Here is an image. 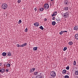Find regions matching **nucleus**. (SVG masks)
<instances>
[{"label":"nucleus","mask_w":78,"mask_h":78,"mask_svg":"<svg viewBox=\"0 0 78 78\" xmlns=\"http://www.w3.org/2000/svg\"><path fill=\"white\" fill-rule=\"evenodd\" d=\"M8 8V5L6 4H3L2 5V8L3 9H6Z\"/></svg>","instance_id":"1"},{"label":"nucleus","mask_w":78,"mask_h":78,"mask_svg":"<svg viewBox=\"0 0 78 78\" xmlns=\"http://www.w3.org/2000/svg\"><path fill=\"white\" fill-rule=\"evenodd\" d=\"M50 75L52 77H55L56 76V73L55 71H52L50 73Z\"/></svg>","instance_id":"2"},{"label":"nucleus","mask_w":78,"mask_h":78,"mask_svg":"<svg viewBox=\"0 0 78 78\" xmlns=\"http://www.w3.org/2000/svg\"><path fill=\"white\" fill-rule=\"evenodd\" d=\"M49 8V6L48 5V4H45L44 5V8L45 9H48Z\"/></svg>","instance_id":"3"},{"label":"nucleus","mask_w":78,"mask_h":78,"mask_svg":"<svg viewBox=\"0 0 78 78\" xmlns=\"http://www.w3.org/2000/svg\"><path fill=\"white\" fill-rule=\"evenodd\" d=\"M70 14H69V13H68V12H66L65 13H64L63 14L64 16V17H65V18H67V17H69V15Z\"/></svg>","instance_id":"4"},{"label":"nucleus","mask_w":78,"mask_h":78,"mask_svg":"<svg viewBox=\"0 0 78 78\" xmlns=\"http://www.w3.org/2000/svg\"><path fill=\"white\" fill-rule=\"evenodd\" d=\"M42 74L40 73V75L37 76L36 78H42V76H41Z\"/></svg>","instance_id":"5"},{"label":"nucleus","mask_w":78,"mask_h":78,"mask_svg":"<svg viewBox=\"0 0 78 78\" xmlns=\"http://www.w3.org/2000/svg\"><path fill=\"white\" fill-rule=\"evenodd\" d=\"M57 14V12H54L53 14H52L51 16L52 17H53L54 16H56Z\"/></svg>","instance_id":"6"},{"label":"nucleus","mask_w":78,"mask_h":78,"mask_svg":"<svg viewBox=\"0 0 78 78\" xmlns=\"http://www.w3.org/2000/svg\"><path fill=\"white\" fill-rule=\"evenodd\" d=\"M34 25L36 27H38V26L39 25V24L37 22L35 23L34 24Z\"/></svg>","instance_id":"7"},{"label":"nucleus","mask_w":78,"mask_h":78,"mask_svg":"<svg viewBox=\"0 0 78 78\" xmlns=\"http://www.w3.org/2000/svg\"><path fill=\"white\" fill-rule=\"evenodd\" d=\"M1 73H4V72H5V69L3 68L1 69Z\"/></svg>","instance_id":"8"},{"label":"nucleus","mask_w":78,"mask_h":78,"mask_svg":"<svg viewBox=\"0 0 78 78\" xmlns=\"http://www.w3.org/2000/svg\"><path fill=\"white\" fill-rule=\"evenodd\" d=\"M75 37L76 39L78 40V34H75Z\"/></svg>","instance_id":"9"},{"label":"nucleus","mask_w":78,"mask_h":78,"mask_svg":"<svg viewBox=\"0 0 78 78\" xmlns=\"http://www.w3.org/2000/svg\"><path fill=\"white\" fill-rule=\"evenodd\" d=\"M74 30H77V31H78V26H75L74 28Z\"/></svg>","instance_id":"10"},{"label":"nucleus","mask_w":78,"mask_h":78,"mask_svg":"<svg viewBox=\"0 0 78 78\" xmlns=\"http://www.w3.org/2000/svg\"><path fill=\"white\" fill-rule=\"evenodd\" d=\"M66 70L64 69L62 71L63 74H66Z\"/></svg>","instance_id":"11"},{"label":"nucleus","mask_w":78,"mask_h":78,"mask_svg":"<svg viewBox=\"0 0 78 78\" xmlns=\"http://www.w3.org/2000/svg\"><path fill=\"white\" fill-rule=\"evenodd\" d=\"M27 45V43H25L21 45V47H25V46H26Z\"/></svg>","instance_id":"12"},{"label":"nucleus","mask_w":78,"mask_h":78,"mask_svg":"<svg viewBox=\"0 0 78 78\" xmlns=\"http://www.w3.org/2000/svg\"><path fill=\"white\" fill-rule=\"evenodd\" d=\"M2 56H6V52H3L2 53Z\"/></svg>","instance_id":"13"},{"label":"nucleus","mask_w":78,"mask_h":78,"mask_svg":"<svg viewBox=\"0 0 78 78\" xmlns=\"http://www.w3.org/2000/svg\"><path fill=\"white\" fill-rule=\"evenodd\" d=\"M52 25H56V22L55 21H53L52 22Z\"/></svg>","instance_id":"14"},{"label":"nucleus","mask_w":78,"mask_h":78,"mask_svg":"<svg viewBox=\"0 0 78 78\" xmlns=\"http://www.w3.org/2000/svg\"><path fill=\"white\" fill-rule=\"evenodd\" d=\"M37 47H35L34 48V51H36L37 50Z\"/></svg>","instance_id":"15"},{"label":"nucleus","mask_w":78,"mask_h":78,"mask_svg":"<svg viewBox=\"0 0 78 78\" xmlns=\"http://www.w3.org/2000/svg\"><path fill=\"white\" fill-rule=\"evenodd\" d=\"M75 74L76 75H78V71H75Z\"/></svg>","instance_id":"16"},{"label":"nucleus","mask_w":78,"mask_h":78,"mask_svg":"<svg viewBox=\"0 0 78 78\" xmlns=\"http://www.w3.org/2000/svg\"><path fill=\"white\" fill-rule=\"evenodd\" d=\"M69 45H72V44H73V43L72 41L69 42Z\"/></svg>","instance_id":"17"},{"label":"nucleus","mask_w":78,"mask_h":78,"mask_svg":"<svg viewBox=\"0 0 78 78\" xmlns=\"http://www.w3.org/2000/svg\"><path fill=\"white\" fill-rule=\"evenodd\" d=\"M68 9H69V8H68V7H66L65 8V11H67Z\"/></svg>","instance_id":"18"},{"label":"nucleus","mask_w":78,"mask_h":78,"mask_svg":"<svg viewBox=\"0 0 78 78\" xmlns=\"http://www.w3.org/2000/svg\"><path fill=\"white\" fill-rule=\"evenodd\" d=\"M8 55L9 56H11V53L9 52L8 53Z\"/></svg>","instance_id":"19"},{"label":"nucleus","mask_w":78,"mask_h":78,"mask_svg":"<svg viewBox=\"0 0 78 78\" xmlns=\"http://www.w3.org/2000/svg\"><path fill=\"white\" fill-rule=\"evenodd\" d=\"M17 46L18 47H21V45H20V44H17Z\"/></svg>","instance_id":"20"},{"label":"nucleus","mask_w":78,"mask_h":78,"mask_svg":"<svg viewBox=\"0 0 78 78\" xmlns=\"http://www.w3.org/2000/svg\"><path fill=\"white\" fill-rule=\"evenodd\" d=\"M73 64L74 66H76V61H74V63H73Z\"/></svg>","instance_id":"21"},{"label":"nucleus","mask_w":78,"mask_h":78,"mask_svg":"<svg viewBox=\"0 0 78 78\" xmlns=\"http://www.w3.org/2000/svg\"><path fill=\"white\" fill-rule=\"evenodd\" d=\"M41 30H44V28L43 27H42V26H41L40 27H39Z\"/></svg>","instance_id":"22"},{"label":"nucleus","mask_w":78,"mask_h":78,"mask_svg":"<svg viewBox=\"0 0 78 78\" xmlns=\"http://www.w3.org/2000/svg\"><path fill=\"white\" fill-rule=\"evenodd\" d=\"M34 72V71L33 70V69H30V73H31L32 72Z\"/></svg>","instance_id":"23"},{"label":"nucleus","mask_w":78,"mask_h":78,"mask_svg":"<svg viewBox=\"0 0 78 78\" xmlns=\"http://www.w3.org/2000/svg\"><path fill=\"white\" fill-rule=\"evenodd\" d=\"M66 50H67V47H64V49H63V51H66Z\"/></svg>","instance_id":"24"},{"label":"nucleus","mask_w":78,"mask_h":78,"mask_svg":"<svg viewBox=\"0 0 78 78\" xmlns=\"http://www.w3.org/2000/svg\"><path fill=\"white\" fill-rule=\"evenodd\" d=\"M68 2L67 1H65V5H67Z\"/></svg>","instance_id":"25"},{"label":"nucleus","mask_w":78,"mask_h":78,"mask_svg":"<svg viewBox=\"0 0 78 78\" xmlns=\"http://www.w3.org/2000/svg\"><path fill=\"white\" fill-rule=\"evenodd\" d=\"M40 10L41 11H43V10H44V8H40Z\"/></svg>","instance_id":"26"},{"label":"nucleus","mask_w":78,"mask_h":78,"mask_svg":"<svg viewBox=\"0 0 78 78\" xmlns=\"http://www.w3.org/2000/svg\"><path fill=\"white\" fill-rule=\"evenodd\" d=\"M65 78H69V76H68L67 75H66V76H65Z\"/></svg>","instance_id":"27"},{"label":"nucleus","mask_w":78,"mask_h":78,"mask_svg":"<svg viewBox=\"0 0 78 78\" xmlns=\"http://www.w3.org/2000/svg\"><path fill=\"white\" fill-rule=\"evenodd\" d=\"M25 32H26L27 33L28 31V29L27 28H26V29L25 30Z\"/></svg>","instance_id":"28"},{"label":"nucleus","mask_w":78,"mask_h":78,"mask_svg":"<svg viewBox=\"0 0 78 78\" xmlns=\"http://www.w3.org/2000/svg\"><path fill=\"white\" fill-rule=\"evenodd\" d=\"M63 33H64V32L61 31V32H60L59 33V34H60V35H61Z\"/></svg>","instance_id":"29"},{"label":"nucleus","mask_w":78,"mask_h":78,"mask_svg":"<svg viewBox=\"0 0 78 78\" xmlns=\"http://www.w3.org/2000/svg\"><path fill=\"white\" fill-rule=\"evenodd\" d=\"M21 2V0H18V3H20Z\"/></svg>","instance_id":"30"},{"label":"nucleus","mask_w":78,"mask_h":78,"mask_svg":"<svg viewBox=\"0 0 78 78\" xmlns=\"http://www.w3.org/2000/svg\"><path fill=\"white\" fill-rule=\"evenodd\" d=\"M7 66L8 67H9V66H10V64H7Z\"/></svg>","instance_id":"31"},{"label":"nucleus","mask_w":78,"mask_h":78,"mask_svg":"<svg viewBox=\"0 0 78 78\" xmlns=\"http://www.w3.org/2000/svg\"><path fill=\"white\" fill-rule=\"evenodd\" d=\"M66 69L67 70H69V66H67L66 67Z\"/></svg>","instance_id":"32"},{"label":"nucleus","mask_w":78,"mask_h":78,"mask_svg":"<svg viewBox=\"0 0 78 78\" xmlns=\"http://www.w3.org/2000/svg\"><path fill=\"white\" fill-rule=\"evenodd\" d=\"M55 17H53L52 18V20H55Z\"/></svg>","instance_id":"33"},{"label":"nucleus","mask_w":78,"mask_h":78,"mask_svg":"<svg viewBox=\"0 0 78 78\" xmlns=\"http://www.w3.org/2000/svg\"><path fill=\"white\" fill-rule=\"evenodd\" d=\"M19 23H22V21L21 20H19Z\"/></svg>","instance_id":"34"},{"label":"nucleus","mask_w":78,"mask_h":78,"mask_svg":"<svg viewBox=\"0 0 78 78\" xmlns=\"http://www.w3.org/2000/svg\"><path fill=\"white\" fill-rule=\"evenodd\" d=\"M32 70H33V71H34V70H35V69H36L35 68H32Z\"/></svg>","instance_id":"35"},{"label":"nucleus","mask_w":78,"mask_h":78,"mask_svg":"<svg viewBox=\"0 0 78 78\" xmlns=\"http://www.w3.org/2000/svg\"><path fill=\"white\" fill-rule=\"evenodd\" d=\"M37 73H38V72H36L34 73V74H35V75H36V74H37Z\"/></svg>","instance_id":"36"},{"label":"nucleus","mask_w":78,"mask_h":78,"mask_svg":"<svg viewBox=\"0 0 78 78\" xmlns=\"http://www.w3.org/2000/svg\"><path fill=\"white\" fill-rule=\"evenodd\" d=\"M9 70V69H6L5 70L6 72H8V71Z\"/></svg>","instance_id":"37"},{"label":"nucleus","mask_w":78,"mask_h":78,"mask_svg":"<svg viewBox=\"0 0 78 78\" xmlns=\"http://www.w3.org/2000/svg\"><path fill=\"white\" fill-rule=\"evenodd\" d=\"M37 7H36V8H35V9H34V10H35V11H37Z\"/></svg>","instance_id":"38"},{"label":"nucleus","mask_w":78,"mask_h":78,"mask_svg":"<svg viewBox=\"0 0 78 78\" xmlns=\"http://www.w3.org/2000/svg\"><path fill=\"white\" fill-rule=\"evenodd\" d=\"M47 19L45 18L44 19V21H47Z\"/></svg>","instance_id":"39"},{"label":"nucleus","mask_w":78,"mask_h":78,"mask_svg":"<svg viewBox=\"0 0 78 78\" xmlns=\"http://www.w3.org/2000/svg\"><path fill=\"white\" fill-rule=\"evenodd\" d=\"M56 20L57 21V22H59V20H58V19H56Z\"/></svg>","instance_id":"40"},{"label":"nucleus","mask_w":78,"mask_h":78,"mask_svg":"<svg viewBox=\"0 0 78 78\" xmlns=\"http://www.w3.org/2000/svg\"><path fill=\"white\" fill-rule=\"evenodd\" d=\"M63 32H65V33H67V31H63Z\"/></svg>","instance_id":"41"},{"label":"nucleus","mask_w":78,"mask_h":78,"mask_svg":"<svg viewBox=\"0 0 78 78\" xmlns=\"http://www.w3.org/2000/svg\"><path fill=\"white\" fill-rule=\"evenodd\" d=\"M2 66V64L0 63V66Z\"/></svg>","instance_id":"42"},{"label":"nucleus","mask_w":78,"mask_h":78,"mask_svg":"<svg viewBox=\"0 0 78 78\" xmlns=\"http://www.w3.org/2000/svg\"><path fill=\"white\" fill-rule=\"evenodd\" d=\"M54 0H51V2H53Z\"/></svg>","instance_id":"43"},{"label":"nucleus","mask_w":78,"mask_h":78,"mask_svg":"<svg viewBox=\"0 0 78 78\" xmlns=\"http://www.w3.org/2000/svg\"><path fill=\"white\" fill-rule=\"evenodd\" d=\"M0 72H1V69H0Z\"/></svg>","instance_id":"44"},{"label":"nucleus","mask_w":78,"mask_h":78,"mask_svg":"<svg viewBox=\"0 0 78 78\" xmlns=\"http://www.w3.org/2000/svg\"><path fill=\"white\" fill-rule=\"evenodd\" d=\"M0 75H1V74H0Z\"/></svg>","instance_id":"45"}]
</instances>
